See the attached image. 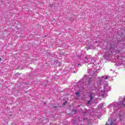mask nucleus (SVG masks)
Segmentation results:
<instances>
[{"label":"nucleus","mask_w":125,"mask_h":125,"mask_svg":"<svg viewBox=\"0 0 125 125\" xmlns=\"http://www.w3.org/2000/svg\"><path fill=\"white\" fill-rule=\"evenodd\" d=\"M115 46H116V42L114 41H110L107 42L105 50H106L107 52H110V53H114L116 52Z\"/></svg>","instance_id":"obj_1"},{"label":"nucleus","mask_w":125,"mask_h":125,"mask_svg":"<svg viewBox=\"0 0 125 125\" xmlns=\"http://www.w3.org/2000/svg\"><path fill=\"white\" fill-rule=\"evenodd\" d=\"M99 83L101 85L100 90L101 92H103V94H105V92H108L111 90V87L109 86L107 84L104 85H102V81L101 80L99 81Z\"/></svg>","instance_id":"obj_2"},{"label":"nucleus","mask_w":125,"mask_h":125,"mask_svg":"<svg viewBox=\"0 0 125 125\" xmlns=\"http://www.w3.org/2000/svg\"><path fill=\"white\" fill-rule=\"evenodd\" d=\"M125 101V98L123 99V101L119 102V103H116L114 105V107L115 108V110H119L120 108H122V105L125 107V104H124V102Z\"/></svg>","instance_id":"obj_3"},{"label":"nucleus","mask_w":125,"mask_h":125,"mask_svg":"<svg viewBox=\"0 0 125 125\" xmlns=\"http://www.w3.org/2000/svg\"><path fill=\"white\" fill-rule=\"evenodd\" d=\"M113 53H110V52H108L106 51L104 55L103 56V59L104 60H110L111 59V55H112Z\"/></svg>","instance_id":"obj_4"},{"label":"nucleus","mask_w":125,"mask_h":125,"mask_svg":"<svg viewBox=\"0 0 125 125\" xmlns=\"http://www.w3.org/2000/svg\"><path fill=\"white\" fill-rule=\"evenodd\" d=\"M125 44L123 43V41L117 40L116 43V47L118 49H121V48H124L123 46H125Z\"/></svg>","instance_id":"obj_5"},{"label":"nucleus","mask_w":125,"mask_h":125,"mask_svg":"<svg viewBox=\"0 0 125 125\" xmlns=\"http://www.w3.org/2000/svg\"><path fill=\"white\" fill-rule=\"evenodd\" d=\"M89 86H90V89H91V90H96V89H97V87L95 86V85H94V84H91V85H89Z\"/></svg>","instance_id":"obj_6"},{"label":"nucleus","mask_w":125,"mask_h":125,"mask_svg":"<svg viewBox=\"0 0 125 125\" xmlns=\"http://www.w3.org/2000/svg\"><path fill=\"white\" fill-rule=\"evenodd\" d=\"M94 61L92 60L91 59H88L87 61H85L86 63H88V64H94L93 62Z\"/></svg>","instance_id":"obj_7"},{"label":"nucleus","mask_w":125,"mask_h":125,"mask_svg":"<svg viewBox=\"0 0 125 125\" xmlns=\"http://www.w3.org/2000/svg\"><path fill=\"white\" fill-rule=\"evenodd\" d=\"M87 82L88 83V85H90L91 84H92V80L91 79V78L89 77L87 79Z\"/></svg>","instance_id":"obj_8"},{"label":"nucleus","mask_w":125,"mask_h":125,"mask_svg":"<svg viewBox=\"0 0 125 125\" xmlns=\"http://www.w3.org/2000/svg\"><path fill=\"white\" fill-rule=\"evenodd\" d=\"M93 94H92V93H91L90 95H89V97H90V101H88V103H89L90 101H91V100H92V99H93V96H92Z\"/></svg>","instance_id":"obj_9"},{"label":"nucleus","mask_w":125,"mask_h":125,"mask_svg":"<svg viewBox=\"0 0 125 125\" xmlns=\"http://www.w3.org/2000/svg\"><path fill=\"white\" fill-rule=\"evenodd\" d=\"M51 107H52V108H57L58 105H54V104H51Z\"/></svg>","instance_id":"obj_10"},{"label":"nucleus","mask_w":125,"mask_h":125,"mask_svg":"<svg viewBox=\"0 0 125 125\" xmlns=\"http://www.w3.org/2000/svg\"><path fill=\"white\" fill-rule=\"evenodd\" d=\"M75 94H76V95L77 96H78V97L81 96V94L79 92H76V93H75Z\"/></svg>","instance_id":"obj_11"},{"label":"nucleus","mask_w":125,"mask_h":125,"mask_svg":"<svg viewBox=\"0 0 125 125\" xmlns=\"http://www.w3.org/2000/svg\"><path fill=\"white\" fill-rule=\"evenodd\" d=\"M99 108L100 109H102V108H103V104H100V105H99Z\"/></svg>","instance_id":"obj_12"},{"label":"nucleus","mask_w":125,"mask_h":125,"mask_svg":"<svg viewBox=\"0 0 125 125\" xmlns=\"http://www.w3.org/2000/svg\"><path fill=\"white\" fill-rule=\"evenodd\" d=\"M72 124L73 125H77V121L76 120L73 121Z\"/></svg>","instance_id":"obj_13"},{"label":"nucleus","mask_w":125,"mask_h":125,"mask_svg":"<svg viewBox=\"0 0 125 125\" xmlns=\"http://www.w3.org/2000/svg\"><path fill=\"white\" fill-rule=\"evenodd\" d=\"M114 106V104H112L108 105V108H111V107H113Z\"/></svg>","instance_id":"obj_14"},{"label":"nucleus","mask_w":125,"mask_h":125,"mask_svg":"<svg viewBox=\"0 0 125 125\" xmlns=\"http://www.w3.org/2000/svg\"><path fill=\"white\" fill-rule=\"evenodd\" d=\"M102 78H104L105 80H107V79H108V76H102Z\"/></svg>","instance_id":"obj_15"},{"label":"nucleus","mask_w":125,"mask_h":125,"mask_svg":"<svg viewBox=\"0 0 125 125\" xmlns=\"http://www.w3.org/2000/svg\"><path fill=\"white\" fill-rule=\"evenodd\" d=\"M90 71H91V70H90V68H88V73H89L90 74Z\"/></svg>","instance_id":"obj_16"},{"label":"nucleus","mask_w":125,"mask_h":125,"mask_svg":"<svg viewBox=\"0 0 125 125\" xmlns=\"http://www.w3.org/2000/svg\"><path fill=\"white\" fill-rule=\"evenodd\" d=\"M92 66L93 68H96L95 66H96L95 64H93Z\"/></svg>","instance_id":"obj_17"},{"label":"nucleus","mask_w":125,"mask_h":125,"mask_svg":"<svg viewBox=\"0 0 125 125\" xmlns=\"http://www.w3.org/2000/svg\"><path fill=\"white\" fill-rule=\"evenodd\" d=\"M83 121H87V118H84Z\"/></svg>","instance_id":"obj_18"},{"label":"nucleus","mask_w":125,"mask_h":125,"mask_svg":"<svg viewBox=\"0 0 125 125\" xmlns=\"http://www.w3.org/2000/svg\"><path fill=\"white\" fill-rule=\"evenodd\" d=\"M66 103H67V102H65V103H64L63 104V105H65V104H66Z\"/></svg>","instance_id":"obj_19"},{"label":"nucleus","mask_w":125,"mask_h":125,"mask_svg":"<svg viewBox=\"0 0 125 125\" xmlns=\"http://www.w3.org/2000/svg\"><path fill=\"white\" fill-rule=\"evenodd\" d=\"M94 75H95V73H93L92 74V76H94Z\"/></svg>","instance_id":"obj_20"},{"label":"nucleus","mask_w":125,"mask_h":125,"mask_svg":"<svg viewBox=\"0 0 125 125\" xmlns=\"http://www.w3.org/2000/svg\"><path fill=\"white\" fill-rule=\"evenodd\" d=\"M78 66H81V63H79V64H78Z\"/></svg>","instance_id":"obj_21"},{"label":"nucleus","mask_w":125,"mask_h":125,"mask_svg":"<svg viewBox=\"0 0 125 125\" xmlns=\"http://www.w3.org/2000/svg\"><path fill=\"white\" fill-rule=\"evenodd\" d=\"M73 73H77V71H75V70L73 71Z\"/></svg>","instance_id":"obj_22"},{"label":"nucleus","mask_w":125,"mask_h":125,"mask_svg":"<svg viewBox=\"0 0 125 125\" xmlns=\"http://www.w3.org/2000/svg\"><path fill=\"white\" fill-rule=\"evenodd\" d=\"M44 104H45V103H44Z\"/></svg>","instance_id":"obj_23"},{"label":"nucleus","mask_w":125,"mask_h":125,"mask_svg":"<svg viewBox=\"0 0 125 125\" xmlns=\"http://www.w3.org/2000/svg\"><path fill=\"white\" fill-rule=\"evenodd\" d=\"M84 114H85V112H84Z\"/></svg>","instance_id":"obj_24"},{"label":"nucleus","mask_w":125,"mask_h":125,"mask_svg":"<svg viewBox=\"0 0 125 125\" xmlns=\"http://www.w3.org/2000/svg\"><path fill=\"white\" fill-rule=\"evenodd\" d=\"M85 58L86 59L87 58H86V57H85Z\"/></svg>","instance_id":"obj_25"}]
</instances>
